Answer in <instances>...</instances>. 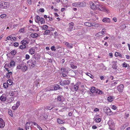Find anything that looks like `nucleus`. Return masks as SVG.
I'll list each match as a JSON object with an SVG mask.
<instances>
[{
	"label": "nucleus",
	"mask_w": 130,
	"mask_h": 130,
	"mask_svg": "<svg viewBox=\"0 0 130 130\" xmlns=\"http://www.w3.org/2000/svg\"><path fill=\"white\" fill-rule=\"evenodd\" d=\"M28 63L29 66L32 67H34L36 66L38 67L40 66L39 61H36V59L32 58L28 61Z\"/></svg>",
	"instance_id": "f257e3e1"
},
{
	"label": "nucleus",
	"mask_w": 130,
	"mask_h": 130,
	"mask_svg": "<svg viewBox=\"0 0 130 130\" xmlns=\"http://www.w3.org/2000/svg\"><path fill=\"white\" fill-rule=\"evenodd\" d=\"M103 110L108 115L114 116L117 113L116 112H112L110 108L108 107H105L103 109Z\"/></svg>",
	"instance_id": "f03ea898"
},
{
	"label": "nucleus",
	"mask_w": 130,
	"mask_h": 130,
	"mask_svg": "<svg viewBox=\"0 0 130 130\" xmlns=\"http://www.w3.org/2000/svg\"><path fill=\"white\" fill-rule=\"evenodd\" d=\"M96 6L97 7V10L104 11L107 13H109L110 12L108 9H106L104 6H102V5L97 4Z\"/></svg>",
	"instance_id": "7ed1b4c3"
},
{
	"label": "nucleus",
	"mask_w": 130,
	"mask_h": 130,
	"mask_svg": "<svg viewBox=\"0 0 130 130\" xmlns=\"http://www.w3.org/2000/svg\"><path fill=\"white\" fill-rule=\"evenodd\" d=\"M29 42V40L28 38H25L21 41L20 43L21 44L25 45L28 44Z\"/></svg>",
	"instance_id": "20e7f679"
},
{
	"label": "nucleus",
	"mask_w": 130,
	"mask_h": 130,
	"mask_svg": "<svg viewBox=\"0 0 130 130\" xmlns=\"http://www.w3.org/2000/svg\"><path fill=\"white\" fill-rule=\"evenodd\" d=\"M109 129L112 130L114 128L115 123L112 121H109Z\"/></svg>",
	"instance_id": "39448f33"
},
{
	"label": "nucleus",
	"mask_w": 130,
	"mask_h": 130,
	"mask_svg": "<svg viewBox=\"0 0 130 130\" xmlns=\"http://www.w3.org/2000/svg\"><path fill=\"white\" fill-rule=\"evenodd\" d=\"M74 26V24L73 22L70 23L69 24V27L68 28V30L71 31L72 30L73 27Z\"/></svg>",
	"instance_id": "423d86ee"
},
{
	"label": "nucleus",
	"mask_w": 130,
	"mask_h": 130,
	"mask_svg": "<svg viewBox=\"0 0 130 130\" xmlns=\"http://www.w3.org/2000/svg\"><path fill=\"white\" fill-rule=\"evenodd\" d=\"M7 2H3L0 4V7L2 9H6L7 8Z\"/></svg>",
	"instance_id": "0eeeda50"
},
{
	"label": "nucleus",
	"mask_w": 130,
	"mask_h": 130,
	"mask_svg": "<svg viewBox=\"0 0 130 130\" xmlns=\"http://www.w3.org/2000/svg\"><path fill=\"white\" fill-rule=\"evenodd\" d=\"M7 99V97L5 94H3L0 97V100L3 102H5Z\"/></svg>",
	"instance_id": "6e6552de"
},
{
	"label": "nucleus",
	"mask_w": 130,
	"mask_h": 130,
	"mask_svg": "<svg viewBox=\"0 0 130 130\" xmlns=\"http://www.w3.org/2000/svg\"><path fill=\"white\" fill-rule=\"evenodd\" d=\"M5 123L3 120L0 118V128H3L5 126Z\"/></svg>",
	"instance_id": "1a4fd4ad"
},
{
	"label": "nucleus",
	"mask_w": 130,
	"mask_h": 130,
	"mask_svg": "<svg viewBox=\"0 0 130 130\" xmlns=\"http://www.w3.org/2000/svg\"><path fill=\"white\" fill-rule=\"evenodd\" d=\"M90 7L92 9L96 10H97V7L96 5H95L93 2H91L90 3Z\"/></svg>",
	"instance_id": "9d476101"
},
{
	"label": "nucleus",
	"mask_w": 130,
	"mask_h": 130,
	"mask_svg": "<svg viewBox=\"0 0 130 130\" xmlns=\"http://www.w3.org/2000/svg\"><path fill=\"white\" fill-rule=\"evenodd\" d=\"M78 4H79L78 8L84 7L86 5V3L84 2H78Z\"/></svg>",
	"instance_id": "9b49d317"
},
{
	"label": "nucleus",
	"mask_w": 130,
	"mask_h": 130,
	"mask_svg": "<svg viewBox=\"0 0 130 130\" xmlns=\"http://www.w3.org/2000/svg\"><path fill=\"white\" fill-rule=\"evenodd\" d=\"M124 88V86L123 85L121 84L117 87V89L119 92H121L123 91Z\"/></svg>",
	"instance_id": "f8f14e48"
},
{
	"label": "nucleus",
	"mask_w": 130,
	"mask_h": 130,
	"mask_svg": "<svg viewBox=\"0 0 130 130\" xmlns=\"http://www.w3.org/2000/svg\"><path fill=\"white\" fill-rule=\"evenodd\" d=\"M65 45L68 48H72L73 47V44L71 43H70L68 42H64Z\"/></svg>",
	"instance_id": "ddd939ff"
},
{
	"label": "nucleus",
	"mask_w": 130,
	"mask_h": 130,
	"mask_svg": "<svg viewBox=\"0 0 130 130\" xmlns=\"http://www.w3.org/2000/svg\"><path fill=\"white\" fill-rule=\"evenodd\" d=\"M35 20L36 22L40 24V22H41L40 17L38 15L36 16V17H35Z\"/></svg>",
	"instance_id": "4468645a"
},
{
	"label": "nucleus",
	"mask_w": 130,
	"mask_h": 130,
	"mask_svg": "<svg viewBox=\"0 0 130 130\" xmlns=\"http://www.w3.org/2000/svg\"><path fill=\"white\" fill-rule=\"evenodd\" d=\"M63 97L61 96H58L57 98V101L58 102L60 101L61 102H63Z\"/></svg>",
	"instance_id": "2eb2a0df"
},
{
	"label": "nucleus",
	"mask_w": 130,
	"mask_h": 130,
	"mask_svg": "<svg viewBox=\"0 0 130 130\" xmlns=\"http://www.w3.org/2000/svg\"><path fill=\"white\" fill-rule=\"evenodd\" d=\"M28 52L30 54L33 55L35 52V50L33 48H32L29 49L28 50Z\"/></svg>",
	"instance_id": "dca6fc26"
},
{
	"label": "nucleus",
	"mask_w": 130,
	"mask_h": 130,
	"mask_svg": "<svg viewBox=\"0 0 130 130\" xmlns=\"http://www.w3.org/2000/svg\"><path fill=\"white\" fill-rule=\"evenodd\" d=\"M102 21L104 22L109 23L110 22V20L108 18H105L103 19Z\"/></svg>",
	"instance_id": "f3484780"
},
{
	"label": "nucleus",
	"mask_w": 130,
	"mask_h": 130,
	"mask_svg": "<svg viewBox=\"0 0 130 130\" xmlns=\"http://www.w3.org/2000/svg\"><path fill=\"white\" fill-rule=\"evenodd\" d=\"M12 73L11 71L8 72L6 74V77L8 78H9L11 76H12Z\"/></svg>",
	"instance_id": "a211bd4d"
},
{
	"label": "nucleus",
	"mask_w": 130,
	"mask_h": 130,
	"mask_svg": "<svg viewBox=\"0 0 130 130\" xmlns=\"http://www.w3.org/2000/svg\"><path fill=\"white\" fill-rule=\"evenodd\" d=\"M14 100V98L12 97H9L7 100V102L9 103H11Z\"/></svg>",
	"instance_id": "6ab92c4d"
},
{
	"label": "nucleus",
	"mask_w": 130,
	"mask_h": 130,
	"mask_svg": "<svg viewBox=\"0 0 130 130\" xmlns=\"http://www.w3.org/2000/svg\"><path fill=\"white\" fill-rule=\"evenodd\" d=\"M95 93L96 94L101 95L103 93L102 91L100 90H96L95 92Z\"/></svg>",
	"instance_id": "aec40b11"
},
{
	"label": "nucleus",
	"mask_w": 130,
	"mask_h": 130,
	"mask_svg": "<svg viewBox=\"0 0 130 130\" xmlns=\"http://www.w3.org/2000/svg\"><path fill=\"white\" fill-rule=\"evenodd\" d=\"M27 69V66L26 65H24L23 67L22 66L21 70L23 72H25L26 70Z\"/></svg>",
	"instance_id": "412c9836"
},
{
	"label": "nucleus",
	"mask_w": 130,
	"mask_h": 130,
	"mask_svg": "<svg viewBox=\"0 0 130 130\" xmlns=\"http://www.w3.org/2000/svg\"><path fill=\"white\" fill-rule=\"evenodd\" d=\"M30 122H27L25 124V128L26 129H27V128L28 127H30Z\"/></svg>",
	"instance_id": "4be33fe9"
},
{
	"label": "nucleus",
	"mask_w": 130,
	"mask_h": 130,
	"mask_svg": "<svg viewBox=\"0 0 130 130\" xmlns=\"http://www.w3.org/2000/svg\"><path fill=\"white\" fill-rule=\"evenodd\" d=\"M38 34L36 33L32 34H31V37L33 38L37 37H38Z\"/></svg>",
	"instance_id": "5701e85b"
},
{
	"label": "nucleus",
	"mask_w": 130,
	"mask_h": 130,
	"mask_svg": "<svg viewBox=\"0 0 130 130\" xmlns=\"http://www.w3.org/2000/svg\"><path fill=\"white\" fill-rule=\"evenodd\" d=\"M84 24L85 25L89 27H90L92 26V23L86 22L84 23Z\"/></svg>",
	"instance_id": "b1692460"
},
{
	"label": "nucleus",
	"mask_w": 130,
	"mask_h": 130,
	"mask_svg": "<svg viewBox=\"0 0 130 130\" xmlns=\"http://www.w3.org/2000/svg\"><path fill=\"white\" fill-rule=\"evenodd\" d=\"M115 56L117 57L119 56L121 58H123V56H122L119 53L116 52L115 53Z\"/></svg>",
	"instance_id": "393cba45"
},
{
	"label": "nucleus",
	"mask_w": 130,
	"mask_h": 130,
	"mask_svg": "<svg viewBox=\"0 0 130 130\" xmlns=\"http://www.w3.org/2000/svg\"><path fill=\"white\" fill-rule=\"evenodd\" d=\"M92 26H95V27L100 26L101 24H98L97 23H92Z\"/></svg>",
	"instance_id": "a878e982"
},
{
	"label": "nucleus",
	"mask_w": 130,
	"mask_h": 130,
	"mask_svg": "<svg viewBox=\"0 0 130 130\" xmlns=\"http://www.w3.org/2000/svg\"><path fill=\"white\" fill-rule=\"evenodd\" d=\"M96 91V88H95L94 87H92L91 88V91L92 93H94L95 92V93Z\"/></svg>",
	"instance_id": "bb28decb"
},
{
	"label": "nucleus",
	"mask_w": 130,
	"mask_h": 130,
	"mask_svg": "<svg viewBox=\"0 0 130 130\" xmlns=\"http://www.w3.org/2000/svg\"><path fill=\"white\" fill-rule=\"evenodd\" d=\"M31 123H32L34 125H35V126H36L38 128H39V129H40V128H41L40 126L38 125L37 123H36L35 122H31Z\"/></svg>",
	"instance_id": "cd10ccee"
},
{
	"label": "nucleus",
	"mask_w": 130,
	"mask_h": 130,
	"mask_svg": "<svg viewBox=\"0 0 130 130\" xmlns=\"http://www.w3.org/2000/svg\"><path fill=\"white\" fill-rule=\"evenodd\" d=\"M73 87L75 91H77L79 88V85L77 84L75 85Z\"/></svg>",
	"instance_id": "c85d7f7f"
},
{
	"label": "nucleus",
	"mask_w": 130,
	"mask_h": 130,
	"mask_svg": "<svg viewBox=\"0 0 130 130\" xmlns=\"http://www.w3.org/2000/svg\"><path fill=\"white\" fill-rule=\"evenodd\" d=\"M57 122L59 124H62L64 123L63 121L60 119L58 118L57 119Z\"/></svg>",
	"instance_id": "c756f323"
},
{
	"label": "nucleus",
	"mask_w": 130,
	"mask_h": 130,
	"mask_svg": "<svg viewBox=\"0 0 130 130\" xmlns=\"http://www.w3.org/2000/svg\"><path fill=\"white\" fill-rule=\"evenodd\" d=\"M61 2L63 4H66L68 2V0H61Z\"/></svg>",
	"instance_id": "7c9ffc66"
},
{
	"label": "nucleus",
	"mask_w": 130,
	"mask_h": 130,
	"mask_svg": "<svg viewBox=\"0 0 130 130\" xmlns=\"http://www.w3.org/2000/svg\"><path fill=\"white\" fill-rule=\"evenodd\" d=\"M8 84L7 83H5L3 84V87L7 89L8 87Z\"/></svg>",
	"instance_id": "2f4dec72"
},
{
	"label": "nucleus",
	"mask_w": 130,
	"mask_h": 130,
	"mask_svg": "<svg viewBox=\"0 0 130 130\" xmlns=\"http://www.w3.org/2000/svg\"><path fill=\"white\" fill-rule=\"evenodd\" d=\"M54 107V106H53L52 105H48L47 107V108L49 110H51Z\"/></svg>",
	"instance_id": "473e14b6"
},
{
	"label": "nucleus",
	"mask_w": 130,
	"mask_h": 130,
	"mask_svg": "<svg viewBox=\"0 0 130 130\" xmlns=\"http://www.w3.org/2000/svg\"><path fill=\"white\" fill-rule=\"evenodd\" d=\"M50 32V31L48 30H45L44 32L43 33V35H47L48 34H49Z\"/></svg>",
	"instance_id": "72a5a7b5"
},
{
	"label": "nucleus",
	"mask_w": 130,
	"mask_h": 130,
	"mask_svg": "<svg viewBox=\"0 0 130 130\" xmlns=\"http://www.w3.org/2000/svg\"><path fill=\"white\" fill-rule=\"evenodd\" d=\"M15 63L14 61L13 60H11L10 62V65L11 67L13 66H15Z\"/></svg>",
	"instance_id": "f704fd0d"
},
{
	"label": "nucleus",
	"mask_w": 130,
	"mask_h": 130,
	"mask_svg": "<svg viewBox=\"0 0 130 130\" xmlns=\"http://www.w3.org/2000/svg\"><path fill=\"white\" fill-rule=\"evenodd\" d=\"M78 2H76L75 3H73L72 4V6H73L76 7L78 8Z\"/></svg>",
	"instance_id": "c9c22d12"
},
{
	"label": "nucleus",
	"mask_w": 130,
	"mask_h": 130,
	"mask_svg": "<svg viewBox=\"0 0 130 130\" xmlns=\"http://www.w3.org/2000/svg\"><path fill=\"white\" fill-rule=\"evenodd\" d=\"M26 46L25 45H21L19 46V48L22 50H24L26 48Z\"/></svg>",
	"instance_id": "e433bc0d"
},
{
	"label": "nucleus",
	"mask_w": 130,
	"mask_h": 130,
	"mask_svg": "<svg viewBox=\"0 0 130 130\" xmlns=\"http://www.w3.org/2000/svg\"><path fill=\"white\" fill-rule=\"evenodd\" d=\"M64 85H69L70 84V81L68 80H64Z\"/></svg>",
	"instance_id": "4c0bfd02"
},
{
	"label": "nucleus",
	"mask_w": 130,
	"mask_h": 130,
	"mask_svg": "<svg viewBox=\"0 0 130 130\" xmlns=\"http://www.w3.org/2000/svg\"><path fill=\"white\" fill-rule=\"evenodd\" d=\"M8 113L9 115L11 117H13V115L12 113V111L10 109L9 110Z\"/></svg>",
	"instance_id": "58836bf2"
},
{
	"label": "nucleus",
	"mask_w": 130,
	"mask_h": 130,
	"mask_svg": "<svg viewBox=\"0 0 130 130\" xmlns=\"http://www.w3.org/2000/svg\"><path fill=\"white\" fill-rule=\"evenodd\" d=\"M17 91H13L11 92L10 93V96H14L15 94V93H16Z\"/></svg>",
	"instance_id": "ea45409f"
},
{
	"label": "nucleus",
	"mask_w": 130,
	"mask_h": 130,
	"mask_svg": "<svg viewBox=\"0 0 130 130\" xmlns=\"http://www.w3.org/2000/svg\"><path fill=\"white\" fill-rule=\"evenodd\" d=\"M86 74L87 75L89 76L90 77V78H94V76H93V75H92L91 74L89 73H86Z\"/></svg>",
	"instance_id": "a19ab883"
},
{
	"label": "nucleus",
	"mask_w": 130,
	"mask_h": 130,
	"mask_svg": "<svg viewBox=\"0 0 130 130\" xmlns=\"http://www.w3.org/2000/svg\"><path fill=\"white\" fill-rule=\"evenodd\" d=\"M7 83L9 85H11L13 82L11 80L8 79L7 80Z\"/></svg>",
	"instance_id": "79ce46f5"
},
{
	"label": "nucleus",
	"mask_w": 130,
	"mask_h": 130,
	"mask_svg": "<svg viewBox=\"0 0 130 130\" xmlns=\"http://www.w3.org/2000/svg\"><path fill=\"white\" fill-rule=\"evenodd\" d=\"M103 35L102 33L101 32H99L95 35V36L97 37L102 36Z\"/></svg>",
	"instance_id": "37998d69"
},
{
	"label": "nucleus",
	"mask_w": 130,
	"mask_h": 130,
	"mask_svg": "<svg viewBox=\"0 0 130 130\" xmlns=\"http://www.w3.org/2000/svg\"><path fill=\"white\" fill-rule=\"evenodd\" d=\"M22 67V65L21 64H20L18 65L17 66V68L18 69L20 70L21 69Z\"/></svg>",
	"instance_id": "c03bdc74"
},
{
	"label": "nucleus",
	"mask_w": 130,
	"mask_h": 130,
	"mask_svg": "<svg viewBox=\"0 0 130 130\" xmlns=\"http://www.w3.org/2000/svg\"><path fill=\"white\" fill-rule=\"evenodd\" d=\"M108 100L110 102H111L113 100V98L111 96H109L108 98Z\"/></svg>",
	"instance_id": "a18cd8bd"
},
{
	"label": "nucleus",
	"mask_w": 130,
	"mask_h": 130,
	"mask_svg": "<svg viewBox=\"0 0 130 130\" xmlns=\"http://www.w3.org/2000/svg\"><path fill=\"white\" fill-rule=\"evenodd\" d=\"M48 118V116L46 115H45L44 116H43L42 118V120H45L47 119Z\"/></svg>",
	"instance_id": "49530a36"
},
{
	"label": "nucleus",
	"mask_w": 130,
	"mask_h": 130,
	"mask_svg": "<svg viewBox=\"0 0 130 130\" xmlns=\"http://www.w3.org/2000/svg\"><path fill=\"white\" fill-rule=\"evenodd\" d=\"M48 26L46 25H44L42 27V29L43 30H46Z\"/></svg>",
	"instance_id": "de8ad7c7"
},
{
	"label": "nucleus",
	"mask_w": 130,
	"mask_h": 130,
	"mask_svg": "<svg viewBox=\"0 0 130 130\" xmlns=\"http://www.w3.org/2000/svg\"><path fill=\"white\" fill-rule=\"evenodd\" d=\"M60 86L59 85H57L54 87V89L55 90H57L60 88Z\"/></svg>",
	"instance_id": "09e8293b"
},
{
	"label": "nucleus",
	"mask_w": 130,
	"mask_h": 130,
	"mask_svg": "<svg viewBox=\"0 0 130 130\" xmlns=\"http://www.w3.org/2000/svg\"><path fill=\"white\" fill-rule=\"evenodd\" d=\"M71 67L73 69H76L77 68V67L76 66H75L73 64H70Z\"/></svg>",
	"instance_id": "8fccbe9b"
},
{
	"label": "nucleus",
	"mask_w": 130,
	"mask_h": 130,
	"mask_svg": "<svg viewBox=\"0 0 130 130\" xmlns=\"http://www.w3.org/2000/svg\"><path fill=\"white\" fill-rule=\"evenodd\" d=\"M51 49L52 51H55L56 50L55 47L54 46H52Z\"/></svg>",
	"instance_id": "3c124183"
},
{
	"label": "nucleus",
	"mask_w": 130,
	"mask_h": 130,
	"mask_svg": "<svg viewBox=\"0 0 130 130\" xmlns=\"http://www.w3.org/2000/svg\"><path fill=\"white\" fill-rule=\"evenodd\" d=\"M95 121L96 122L99 123L101 121V119L100 118H98L96 119Z\"/></svg>",
	"instance_id": "603ef678"
},
{
	"label": "nucleus",
	"mask_w": 130,
	"mask_h": 130,
	"mask_svg": "<svg viewBox=\"0 0 130 130\" xmlns=\"http://www.w3.org/2000/svg\"><path fill=\"white\" fill-rule=\"evenodd\" d=\"M6 16V15L5 14H2L1 16L0 17L1 18L3 19Z\"/></svg>",
	"instance_id": "864d4df0"
},
{
	"label": "nucleus",
	"mask_w": 130,
	"mask_h": 130,
	"mask_svg": "<svg viewBox=\"0 0 130 130\" xmlns=\"http://www.w3.org/2000/svg\"><path fill=\"white\" fill-rule=\"evenodd\" d=\"M16 40L15 37H11V41L12 42H13L15 41Z\"/></svg>",
	"instance_id": "5fc2aeb1"
},
{
	"label": "nucleus",
	"mask_w": 130,
	"mask_h": 130,
	"mask_svg": "<svg viewBox=\"0 0 130 130\" xmlns=\"http://www.w3.org/2000/svg\"><path fill=\"white\" fill-rule=\"evenodd\" d=\"M123 65L124 67L126 68L128 65V64L125 62H124L123 64Z\"/></svg>",
	"instance_id": "6e6d98bb"
},
{
	"label": "nucleus",
	"mask_w": 130,
	"mask_h": 130,
	"mask_svg": "<svg viewBox=\"0 0 130 130\" xmlns=\"http://www.w3.org/2000/svg\"><path fill=\"white\" fill-rule=\"evenodd\" d=\"M62 76L63 77L65 78L66 79H68V78H67L68 77L67 75L63 73H62Z\"/></svg>",
	"instance_id": "4d7b16f0"
},
{
	"label": "nucleus",
	"mask_w": 130,
	"mask_h": 130,
	"mask_svg": "<svg viewBox=\"0 0 130 130\" xmlns=\"http://www.w3.org/2000/svg\"><path fill=\"white\" fill-rule=\"evenodd\" d=\"M11 37L12 36H8L6 38L7 40H6L5 41H7V40H11Z\"/></svg>",
	"instance_id": "13d9d810"
},
{
	"label": "nucleus",
	"mask_w": 130,
	"mask_h": 130,
	"mask_svg": "<svg viewBox=\"0 0 130 130\" xmlns=\"http://www.w3.org/2000/svg\"><path fill=\"white\" fill-rule=\"evenodd\" d=\"M106 32V29L105 28H103L102 29V31L101 32L103 35L105 34V32Z\"/></svg>",
	"instance_id": "bf43d9fd"
},
{
	"label": "nucleus",
	"mask_w": 130,
	"mask_h": 130,
	"mask_svg": "<svg viewBox=\"0 0 130 130\" xmlns=\"http://www.w3.org/2000/svg\"><path fill=\"white\" fill-rule=\"evenodd\" d=\"M16 52L15 50H13L11 52V54L13 55H15L16 54Z\"/></svg>",
	"instance_id": "052dcab7"
},
{
	"label": "nucleus",
	"mask_w": 130,
	"mask_h": 130,
	"mask_svg": "<svg viewBox=\"0 0 130 130\" xmlns=\"http://www.w3.org/2000/svg\"><path fill=\"white\" fill-rule=\"evenodd\" d=\"M64 81L61 80L60 82V85L61 86L64 85Z\"/></svg>",
	"instance_id": "680f3d73"
},
{
	"label": "nucleus",
	"mask_w": 130,
	"mask_h": 130,
	"mask_svg": "<svg viewBox=\"0 0 130 130\" xmlns=\"http://www.w3.org/2000/svg\"><path fill=\"white\" fill-rule=\"evenodd\" d=\"M20 102L19 101L17 102L16 103L15 106H17V107H18L20 106Z\"/></svg>",
	"instance_id": "e2e57ef3"
},
{
	"label": "nucleus",
	"mask_w": 130,
	"mask_h": 130,
	"mask_svg": "<svg viewBox=\"0 0 130 130\" xmlns=\"http://www.w3.org/2000/svg\"><path fill=\"white\" fill-rule=\"evenodd\" d=\"M30 56L28 54H26L25 55V58L27 60H28Z\"/></svg>",
	"instance_id": "0e129e2a"
},
{
	"label": "nucleus",
	"mask_w": 130,
	"mask_h": 130,
	"mask_svg": "<svg viewBox=\"0 0 130 130\" xmlns=\"http://www.w3.org/2000/svg\"><path fill=\"white\" fill-rule=\"evenodd\" d=\"M18 108L17 106H12V108L13 110H15L17 109Z\"/></svg>",
	"instance_id": "69168bd1"
},
{
	"label": "nucleus",
	"mask_w": 130,
	"mask_h": 130,
	"mask_svg": "<svg viewBox=\"0 0 130 130\" xmlns=\"http://www.w3.org/2000/svg\"><path fill=\"white\" fill-rule=\"evenodd\" d=\"M112 108L114 110H115L117 109V107L115 105H113Z\"/></svg>",
	"instance_id": "338daca9"
},
{
	"label": "nucleus",
	"mask_w": 130,
	"mask_h": 130,
	"mask_svg": "<svg viewBox=\"0 0 130 130\" xmlns=\"http://www.w3.org/2000/svg\"><path fill=\"white\" fill-rule=\"evenodd\" d=\"M61 71L62 72H64L66 71V69L65 68H61Z\"/></svg>",
	"instance_id": "774afa93"
}]
</instances>
